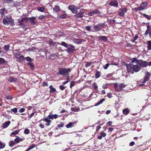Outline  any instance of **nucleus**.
I'll return each mask as SVG.
<instances>
[{"label": "nucleus", "instance_id": "nucleus-1", "mask_svg": "<svg viewBox=\"0 0 151 151\" xmlns=\"http://www.w3.org/2000/svg\"><path fill=\"white\" fill-rule=\"evenodd\" d=\"M137 64L134 65L133 63H130L129 64H126V67L127 69V71L128 73H131L132 74H133L134 72L132 70L135 72H137L139 71L141 69L140 66Z\"/></svg>", "mask_w": 151, "mask_h": 151}, {"label": "nucleus", "instance_id": "nucleus-2", "mask_svg": "<svg viewBox=\"0 0 151 151\" xmlns=\"http://www.w3.org/2000/svg\"><path fill=\"white\" fill-rule=\"evenodd\" d=\"M138 65L141 67H145L148 65V63L145 61H143L142 60H139L138 61Z\"/></svg>", "mask_w": 151, "mask_h": 151}, {"label": "nucleus", "instance_id": "nucleus-3", "mask_svg": "<svg viewBox=\"0 0 151 151\" xmlns=\"http://www.w3.org/2000/svg\"><path fill=\"white\" fill-rule=\"evenodd\" d=\"M67 52L70 54L73 53L75 50V47L72 45H69L67 47Z\"/></svg>", "mask_w": 151, "mask_h": 151}, {"label": "nucleus", "instance_id": "nucleus-4", "mask_svg": "<svg viewBox=\"0 0 151 151\" xmlns=\"http://www.w3.org/2000/svg\"><path fill=\"white\" fill-rule=\"evenodd\" d=\"M127 8H124L123 9H120L118 11L119 15L122 17L124 16V14L127 12Z\"/></svg>", "mask_w": 151, "mask_h": 151}, {"label": "nucleus", "instance_id": "nucleus-5", "mask_svg": "<svg viewBox=\"0 0 151 151\" xmlns=\"http://www.w3.org/2000/svg\"><path fill=\"white\" fill-rule=\"evenodd\" d=\"M59 70L58 73L60 75H65L67 73L66 69L65 68H60Z\"/></svg>", "mask_w": 151, "mask_h": 151}, {"label": "nucleus", "instance_id": "nucleus-6", "mask_svg": "<svg viewBox=\"0 0 151 151\" xmlns=\"http://www.w3.org/2000/svg\"><path fill=\"white\" fill-rule=\"evenodd\" d=\"M68 9L74 13H76L77 12V9L74 5H70L69 6Z\"/></svg>", "mask_w": 151, "mask_h": 151}, {"label": "nucleus", "instance_id": "nucleus-7", "mask_svg": "<svg viewBox=\"0 0 151 151\" xmlns=\"http://www.w3.org/2000/svg\"><path fill=\"white\" fill-rule=\"evenodd\" d=\"M15 56L16 58H17L18 61L19 62H21L24 58V56L22 55H16Z\"/></svg>", "mask_w": 151, "mask_h": 151}, {"label": "nucleus", "instance_id": "nucleus-8", "mask_svg": "<svg viewBox=\"0 0 151 151\" xmlns=\"http://www.w3.org/2000/svg\"><path fill=\"white\" fill-rule=\"evenodd\" d=\"M10 121H8L4 123L2 125V127L4 128L7 127L10 123Z\"/></svg>", "mask_w": 151, "mask_h": 151}, {"label": "nucleus", "instance_id": "nucleus-9", "mask_svg": "<svg viewBox=\"0 0 151 151\" xmlns=\"http://www.w3.org/2000/svg\"><path fill=\"white\" fill-rule=\"evenodd\" d=\"M118 3L116 0H114L110 3V5L111 6H118Z\"/></svg>", "mask_w": 151, "mask_h": 151}, {"label": "nucleus", "instance_id": "nucleus-10", "mask_svg": "<svg viewBox=\"0 0 151 151\" xmlns=\"http://www.w3.org/2000/svg\"><path fill=\"white\" fill-rule=\"evenodd\" d=\"M47 117H49V119H56L58 117V115L56 114H55L54 115H49Z\"/></svg>", "mask_w": 151, "mask_h": 151}, {"label": "nucleus", "instance_id": "nucleus-11", "mask_svg": "<svg viewBox=\"0 0 151 151\" xmlns=\"http://www.w3.org/2000/svg\"><path fill=\"white\" fill-rule=\"evenodd\" d=\"M6 11V9L4 8L0 9V14L1 15L2 17L5 15V12Z\"/></svg>", "mask_w": 151, "mask_h": 151}, {"label": "nucleus", "instance_id": "nucleus-12", "mask_svg": "<svg viewBox=\"0 0 151 151\" xmlns=\"http://www.w3.org/2000/svg\"><path fill=\"white\" fill-rule=\"evenodd\" d=\"M99 38L100 40L103 42H106L107 40V38L105 36H100L99 37Z\"/></svg>", "mask_w": 151, "mask_h": 151}, {"label": "nucleus", "instance_id": "nucleus-13", "mask_svg": "<svg viewBox=\"0 0 151 151\" xmlns=\"http://www.w3.org/2000/svg\"><path fill=\"white\" fill-rule=\"evenodd\" d=\"M115 89L116 91H121V88L120 87L119 85L117 83H115L114 86Z\"/></svg>", "mask_w": 151, "mask_h": 151}, {"label": "nucleus", "instance_id": "nucleus-14", "mask_svg": "<svg viewBox=\"0 0 151 151\" xmlns=\"http://www.w3.org/2000/svg\"><path fill=\"white\" fill-rule=\"evenodd\" d=\"M84 14V12H80L79 13H77L76 15V17L78 18H81L82 17Z\"/></svg>", "mask_w": 151, "mask_h": 151}, {"label": "nucleus", "instance_id": "nucleus-15", "mask_svg": "<svg viewBox=\"0 0 151 151\" xmlns=\"http://www.w3.org/2000/svg\"><path fill=\"white\" fill-rule=\"evenodd\" d=\"M36 19L35 17H30V23L33 25L35 24L36 22H35V20Z\"/></svg>", "mask_w": 151, "mask_h": 151}, {"label": "nucleus", "instance_id": "nucleus-16", "mask_svg": "<svg viewBox=\"0 0 151 151\" xmlns=\"http://www.w3.org/2000/svg\"><path fill=\"white\" fill-rule=\"evenodd\" d=\"M106 135V134L105 133L102 132L100 134V136H99L98 137V138L99 139H102V137H104Z\"/></svg>", "mask_w": 151, "mask_h": 151}, {"label": "nucleus", "instance_id": "nucleus-17", "mask_svg": "<svg viewBox=\"0 0 151 151\" xmlns=\"http://www.w3.org/2000/svg\"><path fill=\"white\" fill-rule=\"evenodd\" d=\"M10 2V3L9 5L10 6L12 7L17 6V5L16 3L13 0H12Z\"/></svg>", "mask_w": 151, "mask_h": 151}, {"label": "nucleus", "instance_id": "nucleus-18", "mask_svg": "<svg viewBox=\"0 0 151 151\" xmlns=\"http://www.w3.org/2000/svg\"><path fill=\"white\" fill-rule=\"evenodd\" d=\"M23 139L19 137H17L14 139L15 142L17 143H19L21 141H22L23 140Z\"/></svg>", "mask_w": 151, "mask_h": 151}, {"label": "nucleus", "instance_id": "nucleus-19", "mask_svg": "<svg viewBox=\"0 0 151 151\" xmlns=\"http://www.w3.org/2000/svg\"><path fill=\"white\" fill-rule=\"evenodd\" d=\"M93 28L94 30L97 32L99 31L101 29V28L98 25H95L93 26Z\"/></svg>", "mask_w": 151, "mask_h": 151}, {"label": "nucleus", "instance_id": "nucleus-20", "mask_svg": "<svg viewBox=\"0 0 151 151\" xmlns=\"http://www.w3.org/2000/svg\"><path fill=\"white\" fill-rule=\"evenodd\" d=\"M8 22V24H10L11 26H13L14 24L13 20L11 18L9 19Z\"/></svg>", "mask_w": 151, "mask_h": 151}, {"label": "nucleus", "instance_id": "nucleus-21", "mask_svg": "<svg viewBox=\"0 0 151 151\" xmlns=\"http://www.w3.org/2000/svg\"><path fill=\"white\" fill-rule=\"evenodd\" d=\"M150 74L149 73L147 72L146 73L145 75V76L144 78V79L147 81H148L150 78Z\"/></svg>", "mask_w": 151, "mask_h": 151}, {"label": "nucleus", "instance_id": "nucleus-22", "mask_svg": "<svg viewBox=\"0 0 151 151\" xmlns=\"http://www.w3.org/2000/svg\"><path fill=\"white\" fill-rule=\"evenodd\" d=\"M138 61H139V60L137 59L136 58H133L131 59V63H135L136 64H138Z\"/></svg>", "mask_w": 151, "mask_h": 151}, {"label": "nucleus", "instance_id": "nucleus-23", "mask_svg": "<svg viewBox=\"0 0 151 151\" xmlns=\"http://www.w3.org/2000/svg\"><path fill=\"white\" fill-rule=\"evenodd\" d=\"M50 88V93L56 91V89L55 88H53L52 85H51L49 86Z\"/></svg>", "mask_w": 151, "mask_h": 151}, {"label": "nucleus", "instance_id": "nucleus-24", "mask_svg": "<svg viewBox=\"0 0 151 151\" xmlns=\"http://www.w3.org/2000/svg\"><path fill=\"white\" fill-rule=\"evenodd\" d=\"M147 48L148 50H151V41H148L147 42Z\"/></svg>", "mask_w": 151, "mask_h": 151}, {"label": "nucleus", "instance_id": "nucleus-25", "mask_svg": "<svg viewBox=\"0 0 151 151\" xmlns=\"http://www.w3.org/2000/svg\"><path fill=\"white\" fill-rule=\"evenodd\" d=\"M101 75V73L99 71H96V74L95 75V77L96 78H99L100 76Z\"/></svg>", "mask_w": 151, "mask_h": 151}, {"label": "nucleus", "instance_id": "nucleus-26", "mask_svg": "<svg viewBox=\"0 0 151 151\" xmlns=\"http://www.w3.org/2000/svg\"><path fill=\"white\" fill-rule=\"evenodd\" d=\"M129 112V111L128 109H124L123 110V113L124 115H127Z\"/></svg>", "mask_w": 151, "mask_h": 151}, {"label": "nucleus", "instance_id": "nucleus-27", "mask_svg": "<svg viewBox=\"0 0 151 151\" xmlns=\"http://www.w3.org/2000/svg\"><path fill=\"white\" fill-rule=\"evenodd\" d=\"M92 13H93L94 14H101V12L98 9H95L92 11Z\"/></svg>", "mask_w": 151, "mask_h": 151}, {"label": "nucleus", "instance_id": "nucleus-28", "mask_svg": "<svg viewBox=\"0 0 151 151\" xmlns=\"http://www.w3.org/2000/svg\"><path fill=\"white\" fill-rule=\"evenodd\" d=\"M60 45H61L66 48H67L69 46V45H68L66 43L64 42H61L60 44Z\"/></svg>", "mask_w": 151, "mask_h": 151}, {"label": "nucleus", "instance_id": "nucleus-29", "mask_svg": "<svg viewBox=\"0 0 151 151\" xmlns=\"http://www.w3.org/2000/svg\"><path fill=\"white\" fill-rule=\"evenodd\" d=\"M53 10L56 12H58L60 10L59 7L57 6H55L54 8H53Z\"/></svg>", "mask_w": 151, "mask_h": 151}, {"label": "nucleus", "instance_id": "nucleus-30", "mask_svg": "<svg viewBox=\"0 0 151 151\" xmlns=\"http://www.w3.org/2000/svg\"><path fill=\"white\" fill-rule=\"evenodd\" d=\"M147 2H143L141 4L140 6L142 8H143V9L144 8L147 6Z\"/></svg>", "mask_w": 151, "mask_h": 151}, {"label": "nucleus", "instance_id": "nucleus-31", "mask_svg": "<svg viewBox=\"0 0 151 151\" xmlns=\"http://www.w3.org/2000/svg\"><path fill=\"white\" fill-rule=\"evenodd\" d=\"M15 142L13 140L9 142V145L11 147H12L15 145Z\"/></svg>", "mask_w": 151, "mask_h": 151}, {"label": "nucleus", "instance_id": "nucleus-32", "mask_svg": "<svg viewBox=\"0 0 151 151\" xmlns=\"http://www.w3.org/2000/svg\"><path fill=\"white\" fill-rule=\"evenodd\" d=\"M37 10L40 12H43L45 9V8L43 7H38L37 8Z\"/></svg>", "mask_w": 151, "mask_h": 151}, {"label": "nucleus", "instance_id": "nucleus-33", "mask_svg": "<svg viewBox=\"0 0 151 151\" xmlns=\"http://www.w3.org/2000/svg\"><path fill=\"white\" fill-rule=\"evenodd\" d=\"M27 65H29L30 67L31 68V69H34V65L32 63L29 62L27 63Z\"/></svg>", "mask_w": 151, "mask_h": 151}, {"label": "nucleus", "instance_id": "nucleus-34", "mask_svg": "<svg viewBox=\"0 0 151 151\" xmlns=\"http://www.w3.org/2000/svg\"><path fill=\"white\" fill-rule=\"evenodd\" d=\"M9 81L11 82L13 81L16 82L17 81V80L16 78H15L11 77L9 78Z\"/></svg>", "mask_w": 151, "mask_h": 151}, {"label": "nucleus", "instance_id": "nucleus-35", "mask_svg": "<svg viewBox=\"0 0 151 151\" xmlns=\"http://www.w3.org/2000/svg\"><path fill=\"white\" fill-rule=\"evenodd\" d=\"M19 131V130H16L15 131L13 132L11 134L10 136H11L12 135H15L18 134Z\"/></svg>", "mask_w": 151, "mask_h": 151}, {"label": "nucleus", "instance_id": "nucleus-36", "mask_svg": "<svg viewBox=\"0 0 151 151\" xmlns=\"http://www.w3.org/2000/svg\"><path fill=\"white\" fill-rule=\"evenodd\" d=\"M143 17L147 19L148 20H150L151 19L149 15H147L146 14H143Z\"/></svg>", "mask_w": 151, "mask_h": 151}, {"label": "nucleus", "instance_id": "nucleus-37", "mask_svg": "<svg viewBox=\"0 0 151 151\" xmlns=\"http://www.w3.org/2000/svg\"><path fill=\"white\" fill-rule=\"evenodd\" d=\"M5 62V60L4 59L2 58H0V65L4 63Z\"/></svg>", "mask_w": 151, "mask_h": 151}, {"label": "nucleus", "instance_id": "nucleus-38", "mask_svg": "<svg viewBox=\"0 0 151 151\" xmlns=\"http://www.w3.org/2000/svg\"><path fill=\"white\" fill-rule=\"evenodd\" d=\"M5 144L3 143L0 141V149H2L5 147Z\"/></svg>", "mask_w": 151, "mask_h": 151}, {"label": "nucleus", "instance_id": "nucleus-39", "mask_svg": "<svg viewBox=\"0 0 151 151\" xmlns=\"http://www.w3.org/2000/svg\"><path fill=\"white\" fill-rule=\"evenodd\" d=\"M74 41L77 44L80 43L81 42V40L78 39H74Z\"/></svg>", "mask_w": 151, "mask_h": 151}, {"label": "nucleus", "instance_id": "nucleus-40", "mask_svg": "<svg viewBox=\"0 0 151 151\" xmlns=\"http://www.w3.org/2000/svg\"><path fill=\"white\" fill-rule=\"evenodd\" d=\"M79 109L78 108H72L71 110L73 111H78L79 110Z\"/></svg>", "mask_w": 151, "mask_h": 151}, {"label": "nucleus", "instance_id": "nucleus-41", "mask_svg": "<svg viewBox=\"0 0 151 151\" xmlns=\"http://www.w3.org/2000/svg\"><path fill=\"white\" fill-rule=\"evenodd\" d=\"M9 45H5L4 47V49L7 51L9 50Z\"/></svg>", "mask_w": 151, "mask_h": 151}, {"label": "nucleus", "instance_id": "nucleus-42", "mask_svg": "<svg viewBox=\"0 0 151 151\" xmlns=\"http://www.w3.org/2000/svg\"><path fill=\"white\" fill-rule=\"evenodd\" d=\"M29 132V129H25L24 131V134H28Z\"/></svg>", "mask_w": 151, "mask_h": 151}, {"label": "nucleus", "instance_id": "nucleus-43", "mask_svg": "<svg viewBox=\"0 0 151 151\" xmlns=\"http://www.w3.org/2000/svg\"><path fill=\"white\" fill-rule=\"evenodd\" d=\"M73 123L71 122H70L68 124H67L66 127L67 128H69L70 127L73 125Z\"/></svg>", "mask_w": 151, "mask_h": 151}, {"label": "nucleus", "instance_id": "nucleus-44", "mask_svg": "<svg viewBox=\"0 0 151 151\" xmlns=\"http://www.w3.org/2000/svg\"><path fill=\"white\" fill-rule=\"evenodd\" d=\"M3 22L4 24H8V21H7L6 19H4L3 20Z\"/></svg>", "mask_w": 151, "mask_h": 151}, {"label": "nucleus", "instance_id": "nucleus-45", "mask_svg": "<svg viewBox=\"0 0 151 151\" xmlns=\"http://www.w3.org/2000/svg\"><path fill=\"white\" fill-rule=\"evenodd\" d=\"M25 59L26 61L28 62L30 61V62L32 60V59L29 57H26Z\"/></svg>", "mask_w": 151, "mask_h": 151}, {"label": "nucleus", "instance_id": "nucleus-46", "mask_svg": "<svg viewBox=\"0 0 151 151\" xmlns=\"http://www.w3.org/2000/svg\"><path fill=\"white\" fill-rule=\"evenodd\" d=\"M119 86L121 89L123 88H125L126 86V85L122 83H120Z\"/></svg>", "mask_w": 151, "mask_h": 151}, {"label": "nucleus", "instance_id": "nucleus-47", "mask_svg": "<svg viewBox=\"0 0 151 151\" xmlns=\"http://www.w3.org/2000/svg\"><path fill=\"white\" fill-rule=\"evenodd\" d=\"M93 86L94 89H96L98 88V86L97 85V84L96 83L94 82L93 84Z\"/></svg>", "mask_w": 151, "mask_h": 151}, {"label": "nucleus", "instance_id": "nucleus-48", "mask_svg": "<svg viewBox=\"0 0 151 151\" xmlns=\"http://www.w3.org/2000/svg\"><path fill=\"white\" fill-rule=\"evenodd\" d=\"M50 119H49V117H48V118H45L44 119V121H45V122H51V120H50Z\"/></svg>", "mask_w": 151, "mask_h": 151}, {"label": "nucleus", "instance_id": "nucleus-49", "mask_svg": "<svg viewBox=\"0 0 151 151\" xmlns=\"http://www.w3.org/2000/svg\"><path fill=\"white\" fill-rule=\"evenodd\" d=\"M75 83L74 81H72L70 83V88H72L73 86H74L75 85Z\"/></svg>", "mask_w": 151, "mask_h": 151}, {"label": "nucleus", "instance_id": "nucleus-50", "mask_svg": "<svg viewBox=\"0 0 151 151\" xmlns=\"http://www.w3.org/2000/svg\"><path fill=\"white\" fill-rule=\"evenodd\" d=\"M18 23L19 24V25L21 26H24V23L21 20L19 21Z\"/></svg>", "mask_w": 151, "mask_h": 151}, {"label": "nucleus", "instance_id": "nucleus-51", "mask_svg": "<svg viewBox=\"0 0 151 151\" xmlns=\"http://www.w3.org/2000/svg\"><path fill=\"white\" fill-rule=\"evenodd\" d=\"M49 43L51 45H54L55 44V43L53 42L52 40H51V39H50L49 40Z\"/></svg>", "mask_w": 151, "mask_h": 151}, {"label": "nucleus", "instance_id": "nucleus-52", "mask_svg": "<svg viewBox=\"0 0 151 151\" xmlns=\"http://www.w3.org/2000/svg\"><path fill=\"white\" fill-rule=\"evenodd\" d=\"M135 9L136 10L139 11L142 10H143V8H142L140 6L139 7L135 8Z\"/></svg>", "mask_w": 151, "mask_h": 151}, {"label": "nucleus", "instance_id": "nucleus-53", "mask_svg": "<svg viewBox=\"0 0 151 151\" xmlns=\"http://www.w3.org/2000/svg\"><path fill=\"white\" fill-rule=\"evenodd\" d=\"M25 109L24 108H22L19 109V112L22 113L25 111Z\"/></svg>", "mask_w": 151, "mask_h": 151}, {"label": "nucleus", "instance_id": "nucleus-54", "mask_svg": "<svg viewBox=\"0 0 151 151\" xmlns=\"http://www.w3.org/2000/svg\"><path fill=\"white\" fill-rule=\"evenodd\" d=\"M91 64V62H89L88 63H86L85 64V66L86 67H89Z\"/></svg>", "mask_w": 151, "mask_h": 151}, {"label": "nucleus", "instance_id": "nucleus-55", "mask_svg": "<svg viewBox=\"0 0 151 151\" xmlns=\"http://www.w3.org/2000/svg\"><path fill=\"white\" fill-rule=\"evenodd\" d=\"M11 111L14 113H17V109L16 108H14L13 109H11Z\"/></svg>", "mask_w": 151, "mask_h": 151}, {"label": "nucleus", "instance_id": "nucleus-56", "mask_svg": "<svg viewBox=\"0 0 151 151\" xmlns=\"http://www.w3.org/2000/svg\"><path fill=\"white\" fill-rule=\"evenodd\" d=\"M35 146L34 144L32 145L29 148L30 150H31L32 149L34 148Z\"/></svg>", "mask_w": 151, "mask_h": 151}, {"label": "nucleus", "instance_id": "nucleus-57", "mask_svg": "<svg viewBox=\"0 0 151 151\" xmlns=\"http://www.w3.org/2000/svg\"><path fill=\"white\" fill-rule=\"evenodd\" d=\"M91 26H86V29L88 31H90V30L91 29Z\"/></svg>", "mask_w": 151, "mask_h": 151}, {"label": "nucleus", "instance_id": "nucleus-58", "mask_svg": "<svg viewBox=\"0 0 151 151\" xmlns=\"http://www.w3.org/2000/svg\"><path fill=\"white\" fill-rule=\"evenodd\" d=\"M150 32V31L149 30V29H147L146 31L144 33V35L145 36H146L149 33V32Z\"/></svg>", "mask_w": 151, "mask_h": 151}, {"label": "nucleus", "instance_id": "nucleus-59", "mask_svg": "<svg viewBox=\"0 0 151 151\" xmlns=\"http://www.w3.org/2000/svg\"><path fill=\"white\" fill-rule=\"evenodd\" d=\"M35 113V112H32L29 115V118H31L32 117V116H33L34 115Z\"/></svg>", "mask_w": 151, "mask_h": 151}, {"label": "nucleus", "instance_id": "nucleus-60", "mask_svg": "<svg viewBox=\"0 0 151 151\" xmlns=\"http://www.w3.org/2000/svg\"><path fill=\"white\" fill-rule=\"evenodd\" d=\"M109 63H107L105 65L104 67V68L105 69H106L108 68L109 66Z\"/></svg>", "mask_w": 151, "mask_h": 151}, {"label": "nucleus", "instance_id": "nucleus-61", "mask_svg": "<svg viewBox=\"0 0 151 151\" xmlns=\"http://www.w3.org/2000/svg\"><path fill=\"white\" fill-rule=\"evenodd\" d=\"M59 88L62 90H64L65 89V87L63 85H60L59 86Z\"/></svg>", "mask_w": 151, "mask_h": 151}, {"label": "nucleus", "instance_id": "nucleus-62", "mask_svg": "<svg viewBox=\"0 0 151 151\" xmlns=\"http://www.w3.org/2000/svg\"><path fill=\"white\" fill-rule=\"evenodd\" d=\"M43 86H48V83H47L45 82H43Z\"/></svg>", "mask_w": 151, "mask_h": 151}, {"label": "nucleus", "instance_id": "nucleus-63", "mask_svg": "<svg viewBox=\"0 0 151 151\" xmlns=\"http://www.w3.org/2000/svg\"><path fill=\"white\" fill-rule=\"evenodd\" d=\"M105 99L103 98L101 100L99 101V103L101 104H102L103 101H105Z\"/></svg>", "mask_w": 151, "mask_h": 151}, {"label": "nucleus", "instance_id": "nucleus-64", "mask_svg": "<svg viewBox=\"0 0 151 151\" xmlns=\"http://www.w3.org/2000/svg\"><path fill=\"white\" fill-rule=\"evenodd\" d=\"M107 96L109 98H111L112 97V94H111L109 93H108L107 95Z\"/></svg>", "mask_w": 151, "mask_h": 151}]
</instances>
